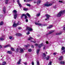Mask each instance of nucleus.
<instances>
[{
  "mask_svg": "<svg viewBox=\"0 0 65 65\" xmlns=\"http://www.w3.org/2000/svg\"><path fill=\"white\" fill-rule=\"evenodd\" d=\"M65 13V10L61 11L57 15V16L58 17H60L61 16V15L62 14H64Z\"/></svg>",
  "mask_w": 65,
  "mask_h": 65,
  "instance_id": "nucleus-1",
  "label": "nucleus"
},
{
  "mask_svg": "<svg viewBox=\"0 0 65 65\" xmlns=\"http://www.w3.org/2000/svg\"><path fill=\"white\" fill-rule=\"evenodd\" d=\"M17 11L16 10H14L12 11V12L13 13H15L14 14V19H16V18H17V17L18 16V14L16 13H17Z\"/></svg>",
  "mask_w": 65,
  "mask_h": 65,
  "instance_id": "nucleus-2",
  "label": "nucleus"
},
{
  "mask_svg": "<svg viewBox=\"0 0 65 65\" xmlns=\"http://www.w3.org/2000/svg\"><path fill=\"white\" fill-rule=\"evenodd\" d=\"M21 23L20 22H18V23L16 24L15 23V21H14L13 25H12L13 27H16L18 25H19Z\"/></svg>",
  "mask_w": 65,
  "mask_h": 65,
  "instance_id": "nucleus-3",
  "label": "nucleus"
},
{
  "mask_svg": "<svg viewBox=\"0 0 65 65\" xmlns=\"http://www.w3.org/2000/svg\"><path fill=\"white\" fill-rule=\"evenodd\" d=\"M52 5H53V4L51 3V4L46 3L44 4V6H47V7H48V6H52Z\"/></svg>",
  "mask_w": 65,
  "mask_h": 65,
  "instance_id": "nucleus-4",
  "label": "nucleus"
},
{
  "mask_svg": "<svg viewBox=\"0 0 65 65\" xmlns=\"http://www.w3.org/2000/svg\"><path fill=\"white\" fill-rule=\"evenodd\" d=\"M26 30H28L29 31H33V29L30 27H27L26 28Z\"/></svg>",
  "mask_w": 65,
  "mask_h": 65,
  "instance_id": "nucleus-5",
  "label": "nucleus"
},
{
  "mask_svg": "<svg viewBox=\"0 0 65 65\" xmlns=\"http://www.w3.org/2000/svg\"><path fill=\"white\" fill-rule=\"evenodd\" d=\"M5 36L4 35H3L0 38V40H4V37Z\"/></svg>",
  "mask_w": 65,
  "mask_h": 65,
  "instance_id": "nucleus-6",
  "label": "nucleus"
},
{
  "mask_svg": "<svg viewBox=\"0 0 65 65\" xmlns=\"http://www.w3.org/2000/svg\"><path fill=\"white\" fill-rule=\"evenodd\" d=\"M3 13H5V12H6V8H5V7H3Z\"/></svg>",
  "mask_w": 65,
  "mask_h": 65,
  "instance_id": "nucleus-7",
  "label": "nucleus"
},
{
  "mask_svg": "<svg viewBox=\"0 0 65 65\" xmlns=\"http://www.w3.org/2000/svg\"><path fill=\"white\" fill-rule=\"evenodd\" d=\"M19 50L20 51L19 52V53H23L24 52V50L22 48H19Z\"/></svg>",
  "mask_w": 65,
  "mask_h": 65,
  "instance_id": "nucleus-8",
  "label": "nucleus"
},
{
  "mask_svg": "<svg viewBox=\"0 0 65 65\" xmlns=\"http://www.w3.org/2000/svg\"><path fill=\"white\" fill-rule=\"evenodd\" d=\"M54 30L50 31V32H48V33L47 34H46V35H48V34H51V33H53V32H54Z\"/></svg>",
  "mask_w": 65,
  "mask_h": 65,
  "instance_id": "nucleus-9",
  "label": "nucleus"
},
{
  "mask_svg": "<svg viewBox=\"0 0 65 65\" xmlns=\"http://www.w3.org/2000/svg\"><path fill=\"white\" fill-rule=\"evenodd\" d=\"M40 51V48L38 49L37 50V54L38 55Z\"/></svg>",
  "mask_w": 65,
  "mask_h": 65,
  "instance_id": "nucleus-10",
  "label": "nucleus"
},
{
  "mask_svg": "<svg viewBox=\"0 0 65 65\" xmlns=\"http://www.w3.org/2000/svg\"><path fill=\"white\" fill-rule=\"evenodd\" d=\"M46 18L47 19H49L50 18H51V15L48 14H46Z\"/></svg>",
  "mask_w": 65,
  "mask_h": 65,
  "instance_id": "nucleus-11",
  "label": "nucleus"
},
{
  "mask_svg": "<svg viewBox=\"0 0 65 65\" xmlns=\"http://www.w3.org/2000/svg\"><path fill=\"white\" fill-rule=\"evenodd\" d=\"M43 45V44L42 43L41 44H40L39 45H38V47L39 48H40V47H41Z\"/></svg>",
  "mask_w": 65,
  "mask_h": 65,
  "instance_id": "nucleus-12",
  "label": "nucleus"
},
{
  "mask_svg": "<svg viewBox=\"0 0 65 65\" xmlns=\"http://www.w3.org/2000/svg\"><path fill=\"white\" fill-rule=\"evenodd\" d=\"M22 60V59H19V61L17 62V64H21V61Z\"/></svg>",
  "mask_w": 65,
  "mask_h": 65,
  "instance_id": "nucleus-13",
  "label": "nucleus"
},
{
  "mask_svg": "<svg viewBox=\"0 0 65 65\" xmlns=\"http://www.w3.org/2000/svg\"><path fill=\"white\" fill-rule=\"evenodd\" d=\"M43 58L44 59H45V56H46L45 54V53H43Z\"/></svg>",
  "mask_w": 65,
  "mask_h": 65,
  "instance_id": "nucleus-14",
  "label": "nucleus"
},
{
  "mask_svg": "<svg viewBox=\"0 0 65 65\" xmlns=\"http://www.w3.org/2000/svg\"><path fill=\"white\" fill-rule=\"evenodd\" d=\"M10 46H11L9 44V45H6L4 46V47H5V48H6V47H10Z\"/></svg>",
  "mask_w": 65,
  "mask_h": 65,
  "instance_id": "nucleus-15",
  "label": "nucleus"
},
{
  "mask_svg": "<svg viewBox=\"0 0 65 65\" xmlns=\"http://www.w3.org/2000/svg\"><path fill=\"white\" fill-rule=\"evenodd\" d=\"M16 36H22V34H20L17 33L16 34Z\"/></svg>",
  "mask_w": 65,
  "mask_h": 65,
  "instance_id": "nucleus-16",
  "label": "nucleus"
},
{
  "mask_svg": "<svg viewBox=\"0 0 65 65\" xmlns=\"http://www.w3.org/2000/svg\"><path fill=\"white\" fill-rule=\"evenodd\" d=\"M33 39V38L31 37H29L28 38V40H32Z\"/></svg>",
  "mask_w": 65,
  "mask_h": 65,
  "instance_id": "nucleus-17",
  "label": "nucleus"
},
{
  "mask_svg": "<svg viewBox=\"0 0 65 65\" xmlns=\"http://www.w3.org/2000/svg\"><path fill=\"white\" fill-rule=\"evenodd\" d=\"M53 27V25H50L49 27H47V28L48 29H50V28H52Z\"/></svg>",
  "mask_w": 65,
  "mask_h": 65,
  "instance_id": "nucleus-18",
  "label": "nucleus"
},
{
  "mask_svg": "<svg viewBox=\"0 0 65 65\" xmlns=\"http://www.w3.org/2000/svg\"><path fill=\"white\" fill-rule=\"evenodd\" d=\"M40 3H41V1H38L37 2V3L38 5H39V4H40Z\"/></svg>",
  "mask_w": 65,
  "mask_h": 65,
  "instance_id": "nucleus-19",
  "label": "nucleus"
},
{
  "mask_svg": "<svg viewBox=\"0 0 65 65\" xmlns=\"http://www.w3.org/2000/svg\"><path fill=\"white\" fill-rule=\"evenodd\" d=\"M26 15H27V16H28V18H30L31 16H30V14H29V13H27Z\"/></svg>",
  "mask_w": 65,
  "mask_h": 65,
  "instance_id": "nucleus-20",
  "label": "nucleus"
},
{
  "mask_svg": "<svg viewBox=\"0 0 65 65\" xmlns=\"http://www.w3.org/2000/svg\"><path fill=\"white\" fill-rule=\"evenodd\" d=\"M60 64H65V62L62 61H61L60 62Z\"/></svg>",
  "mask_w": 65,
  "mask_h": 65,
  "instance_id": "nucleus-21",
  "label": "nucleus"
},
{
  "mask_svg": "<svg viewBox=\"0 0 65 65\" xmlns=\"http://www.w3.org/2000/svg\"><path fill=\"white\" fill-rule=\"evenodd\" d=\"M50 56H48L46 57V59L47 60H49V59H50Z\"/></svg>",
  "mask_w": 65,
  "mask_h": 65,
  "instance_id": "nucleus-22",
  "label": "nucleus"
},
{
  "mask_svg": "<svg viewBox=\"0 0 65 65\" xmlns=\"http://www.w3.org/2000/svg\"><path fill=\"white\" fill-rule=\"evenodd\" d=\"M62 58L63 57L62 56H61L59 58V60H61Z\"/></svg>",
  "mask_w": 65,
  "mask_h": 65,
  "instance_id": "nucleus-23",
  "label": "nucleus"
},
{
  "mask_svg": "<svg viewBox=\"0 0 65 65\" xmlns=\"http://www.w3.org/2000/svg\"><path fill=\"white\" fill-rule=\"evenodd\" d=\"M7 53H8V54H11L12 53L11 51H8L7 52Z\"/></svg>",
  "mask_w": 65,
  "mask_h": 65,
  "instance_id": "nucleus-24",
  "label": "nucleus"
},
{
  "mask_svg": "<svg viewBox=\"0 0 65 65\" xmlns=\"http://www.w3.org/2000/svg\"><path fill=\"white\" fill-rule=\"evenodd\" d=\"M3 25V21H2L0 23V26L1 25Z\"/></svg>",
  "mask_w": 65,
  "mask_h": 65,
  "instance_id": "nucleus-25",
  "label": "nucleus"
},
{
  "mask_svg": "<svg viewBox=\"0 0 65 65\" xmlns=\"http://www.w3.org/2000/svg\"><path fill=\"white\" fill-rule=\"evenodd\" d=\"M65 49V47H62L61 48V50L62 51H63V50H64Z\"/></svg>",
  "mask_w": 65,
  "mask_h": 65,
  "instance_id": "nucleus-26",
  "label": "nucleus"
},
{
  "mask_svg": "<svg viewBox=\"0 0 65 65\" xmlns=\"http://www.w3.org/2000/svg\"><path fill=\"white\" fill-rule=\"evenodd\" d=\"M52 61H50L49 62V63L48 64V65H52Z\"/></svg>",
  "mask_w": 65,
  "mask_h": 65,
  "instance_id": "nucleus-27",
  "label": "nucleus"
},
{
  "mask_svg": "<svg viewBox=\"0 0 65 65\" xmlns=\"http://www.w3.org/2000/svg\"><path fill=\"white\" fill-rule=\"evenodd\" d=\"M25 15L24 14H22V15L21 17V18H22L23 17V16H24V15Z\"/></svg>",
  "mask_w": 65,
  "mask_h": 65,
  "instance_id": "nucleus-28",
  "label": "nucleus"
},
{
  "mask_svg": "<svg viewBox=\"0 0 65 65\" xmlns=\"http://www.w3.org/2000/svg\"><path fill=\"white\" fill-rule=\"evenodd\" d=\"M8 0H6L5 3L6 4H8Z\"/></svg>",
  "mask_w": 65,
  "mask_h": 65,
  "instance_id": "nucleus-29",
  "label": "nucleus"
},
{
  "mask_svg": "<svg viewBox=\"0 0 65 65\" xmlns=\"http://www.w3.org/2000/svg\"><path fill=\"white\" fill-rule=\"evenodd\" d=\"M40 13H38V14H37V17H39V16H40Z\"/></svg>",
  "mask_w": 65,
  "mask_h": 65,
  "instance_id": "nucleus-30",
  "label": "nucleus"
},
{
  "mask_svg": "<svg viewBox=\"0 0 65 65\" xmlns=\"http://www.w3.org/2000/svg\"><path fill=\"white\" fill-rule=\"evenodd\" d=\"M62 34V32H61L59 33H57L56 34V35H60V34Z\"/></svg>",
  "mask_w": 65,
  "mask_h": 65,
  "instance_id": "nucleus-31",
  "label": "nucleus"
},
{
  "mask_svg": "<svg viewBox=\"0 0 65 65\" xmlns=\"http://www.w3.org/2000/svg\"><path fill=\"white\" fill-rule=\"evenodd\" d=\"M25 16V19H27L28 17H27V15H26V14H25V15H24Z\"/></svg>",
  "mask_w": 65,
  "mask_h": 65,
  "instance_id": "nucleus-32",
  "label": "nucleus"
},
{
  "mask_svg": "<svg viewBox=\"0 0 65 65\" xmlns=\"http://www.w3.org/2000/svg\"><path fill=\"white\" fill-rule=\"evenodd\" d=\"M28 46H29V45H24V47H28Z\"/></svg>",
  "mask_w": 65,
  "mask_h": 65,
  "instance_id": "nucleus-33",
  "label": "nucleus"
},
{
  "mask_svg": "<svg viewBox=\"0 0 65 65\" xmlns=\"http://www.w3.org/2000/svg\"><path fill=\"white\" fill-rule=\"evenodd\" d=\"M28 51L29 52H31V51H32V50H31V49H29L28 50Z\"/></svg>",
  "mask_w": 65,
  "mask_h": 65,
  "instance_id": "nucleus-34",
  "label": "nucleus"
},
{
  "mask_svg": "<svg viewBox=\"0 0 65 65\" xmlns=\"http://www.w3.org/2000/svg\"><path fill=\"white\" fill-rule=\"evenodd\" d=\"M65 51L64 50H63V51H62V54H64L65 53Z\"/></svg>",
  "mask_w": 65,
  "mask_h": 65,
  "instance_id": "nucleus-35",
  "label": "nucleus"
},
{
  "mask_svg": "<svg viewBox=\"0 0 65 65\" xmlns=\"http://www.w3.org/2000/svg\"><path fill=\"white\" fill-rule=\"evenodd\" d=\"M11 50H12V51H14V48H11Z\"/></svg>",
  "mask_w": 65,
  "mask_h": 65,
  "instance_id": "nucleus-36",
  "label": "nucleus"
},
{
  "mask_svg": "<svg viewBox=\"0 0 65 65\" xmlns=\"http://www.w3.org/2000/svg\"><path fill=\"white\" fill-rule=\"evenodd\" d=\"M37 65H40V64H39V61H37Z\"/></svg>",
  "mask_w": 65,
  "mask_h": 65,
  "instance_id": "nucleus-37",
  "label": "nucleus"
},
{
  "mask_svg": "<svg viewBox=\"0 0 65 65\" xmlns=\"http://www.w3.org/2000/svg\"><path fill=\"white\" fill-rule=\"evenodd\" d=\"M23 10H28V9H27V8H24L23 9Z\"/></svg>",
  "mask_w": 65,
  "mask_h": 65,
  "instance_id": "nucleus-38",
  "label": "nucleus"
},
{
  "mask_svg": "<svg viewBox=\"0 0 65 65\" xmlns=\"http://www.w3.org/2000/svg\"><path fill=\"white\" fill-rule=\"evenodd\" d=\"M26 5H27V6H29V7H30L31 6V5H30L29 4H27Z\"/></svg>",
  "mask_w": 65,
  "mask_h": 65,
  "instance_id": "nucleus-39",
  "label": "nucleus"
},
{
  "mask_svg": "<svg viewBox=\"0 0 65 65\" xmlns=\"http://www.w3.org/2000/svg\"><path fill=\"white\" fill-rule=\"evenodd\" d=\"M19 5V6L20 7H21L22 6V5H21V4L20 3L18 4Z\"/></svg>",
  "mask_w": 65,
  "mask_h": 65,
  "instance_id": "nucleus-40",
  "label": "nucleus"
},
{
  "mask_svg": "<svg viewBox=\"0 0 65 65\" xmlns=\"http://www.w3.org/2000/svg\"><path fill=\"white\" fill-rule=\"evenodd\" d=\"M30 34V32L29 31H28L27 33H26V34L27 35H28Z\"/></svg>",
  "mask_w": 65,
  "mask_h": 65,
  "instance_id": "nucleus-41",
  "label": "nucleus"
},
{
  "mask_svg": "<svg viewBox=\"0 0 65 65\" xmlns=\"http://www.w3.org/2000/svg\"><path fill=\"white\" fill-rule=\"evenodd\" d=\"M12 38V36H10L9 37V39H11Z\"/></svg>",
  "mask_w": 65,
  "mask_h": 65,
  "instance_id": "nucleus-42",
  "label": "nucleus"
},
{
  "mask_svg": "<svg viewBox=\"0 0 65 65\" xmlns=\"http://www.w3.org/2000/svg\"><path fill=\"white\" fill-rule=\"evenodd\" d=\"M32 0H27V2H29V1H31Z\"/></svg>",
  "mask_w": 65,
  "mask_h": 65,
  "instance_id": "nucleus-43",
  "label": "nucleus"
},
{
  "mask_svg": "<svg viewBox=\"0 0 65 65\" xmlns=\"http://www.w3.org/2000/svg\"><path fill=\"white\" fill-rule=\"evenodd\" d=\"M31 64L32 65H34V62H32L31 63Z\"/></svg>",
  "mask_w": 65,
  "mask_h": 65,
  "instance_id": "nucleus-44",
  "label": "nucleus"
},
{
  "mask_svg": "<svg viewBox=\"0 0 65 65\" xmlns=\"http://www.w3.org/2000/svg\"><path fill=\"white\" fill-rule=\"evenodd\" d=\"M26 22H28V19H26Z\"/></svg>",
  "mask_w": 65,
  "mask_h": 65,
  "instance_id": "nucleus-45",
  "label": "nucleus"
},
{
  "mask_svg": "<svg viewBox=\"0 0 65 65\" xmlns=\"http://www.w3.org/2000/svg\"><path fill=\"white\" fill-rule=\"evenodd\" d=\"M53 55H54V56H55V55H56V53H54L53 54Z\"/></svg>",
  "mask_w": 65,
  "mask_h": 65,
  "instance_id": "nucleus-46",
  "label": "nucleus"
},
{
  "mask_svg": "<svg viewBox=\"0 0 65 65\" xmlns=\"http://www.w3.org/2000/svg\"><path fill=\"white\" fill-rule=\"evenodd\" d=\"M19 48H17V52H19Z\"/></svg>",
  "mask_w": 65,
  "mask_h": 65,
  "instance_id": "nucleus-47",
  "label": "nucleus"
},
{
  "mask_svg": "<svg viewBox=\"0 0 65 65\" xmlns=\"http://www.w3.org/2000/svg\"><path fill=\"white\" fill-rule=\"evenodd\" d=\"M24 64H25V65H27V62H24Z\"/></svg>",
  "mask_w": 65,
  "mask_h": 65,
  "instance_id": "nucleus-48",
  "label": "nucleus"
},
{
  "mask_svg": "<svg viewBox=\"0 0 65 65\" xmlns=\"http://www.w3.org/2000/svg\"><path fill=\"white\" fill-rule=\"evenodd\" d=\"M41 25L42 24L41 23H38V25H39V26H41Z\"/></svg>",
  "mask_w": 65,
  "mask_h": 65,
  "instance_id": "nucleus-49",
  "label": "nucleus"
},
{
  "mask_svg": "<svg viewBox=\"0 0 65 65\" xmlns=\"http://www.w3.org/2000/svg\"><path fill=\"white\" fill-rule=\"evenodd\" d=\"M17 3L18 4H19L20 3V2L19 1V0H18L17 1Z\"/></svg>",
  "mask_w": 65,
  "mask_h": 65,
  "instance_id": "nucleus-50",
  "label": "nucleus"
},
{
  "mask_svg": "<svg viewBox=\"0 0 65 65\" xmlns=\"http://www.w3.org/2000/svg\"><path fill=\"white\" fill-rule=\"evenodd\" d=\"M59 2L60 3H63V2L60 1H59Z\"/></svg>",
  "mask_w": 65,
  "mask_h": 65,
  "instance_id": "nucleus-51",
  "label": "nucleus"
},
{
  "mask_svg": "<svg viewBox=\"0 0 65 65\" xmlns=\"http://www.w3.org/2000/svg\"><path fill=\"white\" fill-rule=\"evenodd\" d=\"M31 41V42H33L34 43H36V41Z\"/></svg>",
  "mask_w": 65,
  "mask_h": 65,
  "instance_id": "nucleus-52",
  "label": "nucleus"
},
{
  "mask_svg": "<svg viewBox=\"0 0 65 65\" xmlns=\"http://www.w3.org/2000/svg\"><path fill=\"white\" fill-rule=\"evenodd\" d=\"M35 45V46H37L38 45V44H36Z\"/></svg>",
  "mask_w": 65,
  "mask_h": 65,
  "instance_id": "nucleus-53",
  "label": "nucleus"
},
{
  "mask_svg": "<svg viewBox=\"0 0 65 65\" xmlns=\"http://www.w3.org/2000/svg\"><path fill=\"white\" fill-rule=\"evenodd\" d=\"M47 19H48V18H46L45 19V21H46L47 20Z\"/></svg>",
  "mask_w": 65,
  "mask_h": 65,
  "instance_id": "nucleus-54",
  "label": "nucleus"
},
{
  "mask_svg": "<svg viewBox=\"0 0 65 65\" xmlns=\"http://www.w3.org/2000/svg\"><path fill=\"white\" fill-rule=\"evenodd\" d=\"M46 43L47 44H48V41H46Z\"/></svg>",
  "mask_w": 65,
  "mask_h": 65,
  "instance_id": "nucleus-55",
  "label": "nucleus"
},
{
  "mask_svg": "<svg viewBox=\"0 0 65 65\" xmlns=\"http://www.w3.org/2000/svg\"><path fill=\"white\" fill-rule=\"evenodd\" d=\"M35 24H36V25H38V23H35Z\"/></svg>",
  "mask_w": 65,
  "mask_h": 65,
  "instance_id": "nucleus-56",
  "label": "nucleus"
},
{
  "mask_svg": "<svg viewBox=\"0 0 65 65\" xmlns=\"http://www.w3.org/2000/svg\"><path fill=\"white\" fill-rule=\"evenodd\" d=\"M34 3H36V2L35 1H34Z\"/></svg>",
  "mask_w": 65,
  "mask_h": 65,
  "instance_id": "nucleus-57",
  "label": "nucleus"
},
{
  "mask_svg": "<svg viewBox=\"0 0 65 65\" xmlns=\"http://www.w3.org/2000/svg\"><path fill=\"white\" fill-rule=\"evenodd\" d=\"M2 48V46L1 45H0V48Z\"/></svg>",
  "mask_w": 65,
  "mask_h": 65,
  "instance_id": "nucleus-58",
  "label": "nucleus"
},
{
  "mask_svg": "<svg viewBox=\"0 0 65 65\" xmlns=\"http://www.w3.org/2000/svg\"><path fill=\"white\" fill-rule=\"evenodd\" d=\"M63 30L64 31H65V27L63 28Z\"/></svg>",
  "mask_w": 65,
  "mask_h": 65,
  "instance_id": "nucleus-59",
  "label": "nucleus"
},
{
  "mask_svg": "<svg viewBox=\"0 0 65 65\" xmlns=\"http://www.w3.org/2000/svg\"><path fill=\"white\" fill-rule=\"evenodd\" d=\"M19 29H21V27H20L19 28Z\"/></svg>",
  "mask_w": 65,
  "mask_h": 65,
  "instance_id": "nucleus-60",
  "label": "nucleus"
},
{
  "mask_svg": "<svg viewBox=\"0 0 65 65\" xmlns=\"http://www.w3.org/2000/svg\"><path fill=\"white\" fill-rule=\"evenodd\" d=\"M31 47H34V46H33V45H31Z\"/></svg>",
  "mask_w": 65,
  "mask_h": 65,
  "instance_id": "nucleus-61",
  "label": "nucleus"
},
{
  "mask_svg": "<svg viewBox=\"0 0 65 65\" xmlns=\"http://www.w3.org/2000/svg\"><path fill=\"white\" fill-rule=\"evenodd\" d=\"M46 54H47V52H46Z\"/></svg>",
  "mask_w": 65,
  "mask_h": 65,
  "instance_id": "nucleus-62",
  "label": "nucleus"
},
{
  "mask_svg": "<svg viewBox=\"0 0 65 65\" xmlns=\"http://www.w3.org/2000/svg\"><path fill=\"white\" fill-rule=\"evenodd\" d=\"M44 49H45V47L43 48V49L44 50Z\"/></svg>",
  "mask_w": 65,
  "mask_h": 65,
  "instance_id": "nucleus-63",
  "label": "nucleus"
},
{
  "mask_svg": "<svg viewBox=\"0 0 65 65\" xmlns=\"http://www.w3.org/2000/svg\"><path fill=\"white\" fill-rule=\"evenodd\" d=\"M24 2H26V0H24Z\"/></svg>",
  "mask_w": 65,
  "mask_h": 65,
  "instance_id": "nucleus-64",
  "label": "nucleus"
}]
</instances>
